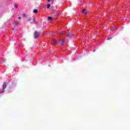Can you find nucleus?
Wrapping results in <instances>:
<instances>
[{"label": "nucleus", "instance_id": "ddd939ff", "mask_svg": "<svg viewBox=\"0 0 130 130\" xmlns=\"http://www.w3.org/2000/svg\"><path fill=\"white\" fill-rule=\"evenodd\" d=\"M22 17H23V18H26V14H22Z\"/></svg>", "mask_w": 130, "mask_h": 130}, {"label": "nucleus", "instance_id": "4468645a", "mask_svg": "<svg viewBox=\"0 0 130 130\" xmlns=\"http://www.w3.org/2000/svg\"><path fill=\"white\" fill-rule=\"evenodd\" d=\"M63 33H64V31H62L60 32V34L61 35H62V34H63Z\"/></svg>", "mask_w": 130, "mask_h": 130}, {"label": "nucleus", "instance_id": "a211bd4d", "mask_svg": "<svg viewBox=\"0 0 130 130\" xmlns=\"http://www.w3.org/2000/svg\"><path fill=\"white\" fill-rule=\"evenodd\" d=\"M50 1H51V0H47V1H48V2H50Z\"/></svg>", "mask_w": 130, "mask_h": 130}, {"label": "nucleus", "instance_id": "2eb2a0df", "mask_svg": "<svg viewBox=\"0 0 130 130\" xmlns=\"http://www.w3.org/2000/svg\"><path fill=\"white\" fill-rule=\"evenodd\" d=\"M15 8H18V5L15 4Z\"/></svg>", "mask_w": 130, "mask_h": 130}, {"label": "nucleus", "instance_id": "9d476101", "mask_svg": "<svg viewBox=\"0 0 130 130\" xmlns=\"http://www.w3.org/2000/svg\"><path fill=\"white\" fill-rule=\"evenodd\" d=\"M5 92V90L4 89L1 90L0 89V94H3V93Z\"/></svg>", "mask_w": 130, "mask_h": 130}, {"label": "nucleus", "instance_id": "f257e3e1", "mask_svg": "<svg viewBox=\"0 0 130 130\" xmlns=\"http://www.w3.org/2000/svg\"><path fill=\"white\" fill-rule=\"evenodd\" d=\"M35 20H36V18L35 17H34V18L32 17H29L27 19V22L32 24V23H34V22H35Z\"/></svg>", "mask_w": 130, "mask_h": 130}, {"label": "nucleus", "instance_id": "423d86ee", "mask_svg": "<svg viewBox=\"0 0 130 130\" xmlns=\"http://www.w3.org/2000/svg\"><path fill=\"white\" fill-rule=\"evenodd\" d=\"M82 13L83 15H87V14H88V11H87L86 9H83Z\"/></svg>", "mask_w": 130, "mask_h": 130}, {"label": "nucleus", "instance_id": "6ab92c4d", "mask_svg": "<svg viewBox=\"0 0 130 130\" xmlns=\"http://www.w3.org/2000/svg\"><path fill=\"white\" fill-rule=\"evenodd\" d=\"M112 29H113V28H112L111 29V31H112Z\"/></svg>", "mask_w": 130, "mask_h": 130}, {"label": "nucleus", "instance_id": "4be33fe9", "mask_svg": "<svg viewBox=\"0 0 130 130\" xmlns=\"http://www.w3.org/2000/svg\"><path fill=\"white\" fill-rule=\"evenodd\" d=\"M56 33H57V31H56Z\"/></svg>", "mask_w": 130, "mask_h": 130}, {"label": "nucleus", "instance_id": "f8f14e48", "mask_svg": "<svg viewBox=\"0 0 130 130\" xmlns=\"http://www.w3.org/2000/svg\"><path fill=\"white\" fill-rule=\"evenodd\" d=\"M49 8H50V4H48L47 5V9H49Z\"/></svg>", "mask_w": 130, "mask_h": 130}, {"label": "nucleus", "instance_id": "f3484780", "mask_svg": "<svg viewBox=\"0 0 130 130\" xmlns=\"http://www.w3.org/2000/svg\"><path fill=\"white\" fill-rule=\"evenodd\" d=\"M110 39H112V38H109L107 39V40H110Z\"/></svg>", "mask_w": 130, "mask_h": 130}, {"label": "nucleus", "instance_id": "412c9836", "mask_svg": "<svg viewBox=\"0 0 130 130\" xmlns=\"http://www.w3.org/2000/svg\"><path fill=\"white\" fill-rule=\"evenodd\" d=\"M93 52H95V50H93Z\"/></svg>", "mask_w": 130, "mask_h": 130}, {"label": "nucleus", "instance_id": "20e7f679", "mask_svg": "<svg viewBox=\"0 0 130 130\" xmlns=\"http://www.w3.org/2000/svg\"><path fill=\"white\" fill-rule=\"evenodd\" d=\"M59 42L60 45H62V44H63V43H64V39L62 38V39H60L59 40Z\"/></svg>", "mask_w": 130, "mask_h": 130}, {"label": "nucleus", "instance_id": "1a4fd4ad", "mask_svg": "<svg viewBox=\"0 0 130 130\" xmlns=\"http://www.w3.org/2000/svg\"><path fill=\"white\" fill-rule=\"evenodd\" d=\"M34 13H35V14H37L38 13V10L37 9H35L34 10Z\"/></svg>", "mask_w": 130, "mask_h": 130}, {"label": "nucleus", "instance_id": "aec40b11", "mask_svg": "<svg viewBox=\"0 0 130 130\" xmlns=\"http://www.w3.org/2000/svg\"><path fill=\"white\" fill-rule=\"evenodd\" d=\"M12 30H15V28H12Z\"/></svg>", "mask_w": 130, "mask_h": 130}, {"label": "nucleus", "instance_id": "7ed1b4c3", "mask_svg": "<svg viewBox=\"0 0 130 130\" xmlns=\"http://www.w3.org/2000/svg\"><path fill=\"white\" fill-rule=\"evenodd\" d=\"M40 36V33L38 31L35 32V38H38V37Z\"/></svg>", "mask_w": 130, "mask_h": 130}, {"label": "nucleus", "instance_id": "39448f33", "mask_svg": "<svg viewBox=\"0 0 130 130\" xmlns=\"http://www.w3.org/2000/svg\"><path fill=\"white\" fill-rule=\"evenodd\" d=\"M3 90L5 91V89L7 88V83H6V82L3 83Z\"/></svg>", "mask_w": 130, "mask_h": 130}, {"label": "nucleus", "instance_id": "0eeeda50", "mask_svg": "<svg viewBox=\"0 0 130 130\" xmlns=\"http://www.w3.org/2000/svg\"><path fill=\"white\" fill-rule=\"evenodd\" d=\"M67 37H68L69 38H72V37H73V36L71 35V32H68L67 35Z\"/></svg>", "mask_w": 130, "mask_h": 130}, {"label": "nucleus", "instance_id": "6e6552de", "mask_svg": "<svg viewBox=\"0 0 130 130\" xmlns=\"http://www.w3.org/2000/svg\"><path fill=\"white\" fill-rule=\"evenodd\" d=\"M14 25L17 27V26H18V25H19V22L18 21H15L14 22Z\"/></svg>", "mask_w": 130, "mask_h": 130}, {"label": "nucleus", "instance_id": "dca6fc26", "mask_svg": "<svg viewBox=\"0 0 130 130\" xmlns=\"http://www.w3.org/2000/svg\"><path fill=\"white\" fill-rule=\"evenodd\" d=\"M21 19H22V17H18V20H21Z\"/></svg>", "mask_w": 130, "mask_h": 130}, {"label": "nucleus", "instance_id": "9b49d317", "mask_svg": "<svg viewBox=\"0 0 130 130\" xmlns=\"http://www.w3.org/2000/svg\"><path fill=\"white\" fill-rule=\"evenodd\" d=\"M48 20H52V17H50V16H48Z\"/></svg>", "mask_w": 130, "mask_h": 130}, {"label": "nucleus", "instance_id": "f03ea898", "mask_svg": "<svg viewBox=\"0 0 130 130\" xmlns=\"http://www.w3.org/2000/svg\"><path fill=\"white\" fill-rule=\"evenodd\" d=\"M55 44H57V42L56 41L55 39H52L51 42V45H55Z\"/></svg>", "mask_w": 130, "mask_h": 130}]
</instances>
